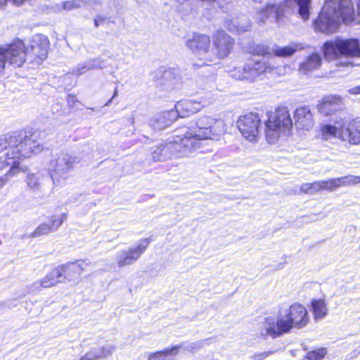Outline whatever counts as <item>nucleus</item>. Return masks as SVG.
<instances>
[{
    "mask_svg": "<svg viewBox=\"0 0 360 360\" xmlns=\"http://www.w3.org/2000/svg\"><path fill=\"white\" fill-rule=\"evenodd\" d=\"M309 317L307 309L299 303H294L287 309H279L276 317H266L260 327V335L276 338L291 331L307 326Z\"/></svg>",
    "mask_w": 360,
    "mask_h": 360,
    "instance_id": "obj_1",
    "label": "nucleus"
},
{
    "mask_svg": "<svg viewBox=\"0 0 360 360\" xmlns=\"http://www.w3.org/2000/svg\"><path fill=\"white\" fill-rule=\"evenodd\" d=\"M37 138L36 133L24 136L20 134L4 136L0 140V146L6 148L7 151L0 156V170L8 165H17L20 157H30L32 154L40 153L44 148Z\"/></svg>",
    "mask_w": 360,
    "mask_h": 360,
    "instance_id": "obj_2",
    "label": "nucleus"
},
{
    "mask_svg": "<svg viewBox=\"0 0 360 360\" xmlns=\"http://www.w3.org/2000/svg\"><path fill=\"white\" fill-rule=\"evenodd\" d=\"M224 129V121L221 119L203 116L198 118L195 127H189L184 134V153L200 148V141L217 139Z\"/></svg>",
    "mask_w": 360,
    "mask_h": 360,
    "instance_id": "obj_3",
    "label": "nucleus"
},
{
    "mask_svg": "<svg viewBox=\"0 0 360 360\" xmlns=\"http://www.w3.org/2000/svg\"><path fill=\"white\" fill-rule=\"evenodd\" d=\"M251 51L254 56L243 67L234 68L229 72L230 76L237 80L254 82L257 77L266 72H270L274 67L270 65L264 58L271 54L269 49L264 44H255Z\"/></svg>",
    "mask_w": 360,
    "mask_h": 360,
    "instance_id": "obj_4",
    "label": "nucleus"
},
{
    "mask_svg": "<svg viewBox=\"0 0 360 360\" xmlns=\"http://www.w3.org/2000/svg\"><path fill=\"white\" fill-rule=\"evenodd\" d=\"M324 56L326 59L332 60L342 56L347 58L345 65H354L352 58H360L359 41L356 39H342L337 38L335 40L326 41L323 46Z\"/></svg>",
    "mask_w": 360,
    "mask_h": 360,
    "instance_id": "obj_5",
    "label": "nucleus"
},
{
    "mask_svg": "<svg viewBox=\"0 0 360 360\" xmlns=\"http://www.w3.org/2000/svg\"><path fill=\"white\" fill-rule=\"evenodd\" d=\"M79 162L78 157L68 153L60 152L53 155L48 164V170L53 184H60L68 179L75 166Z\"/></svg>",
    "mask_w": 360,
    "mask_h": 360,
    "instance_id": "obj_6",
    "label": "nucleus"
},
{
    "mask_svg": "<svg viewBox=\"0 0 360 360\" xmlns=\"http://www.w3.org/2000/svg\"><path fill=\"white\" fill-rule=\"evenodd\" d=\"M265 122V135L269 143H274L281 132H289L292 127L288 110L286 107H280L276 112L267 114Z\"/></svg>",
    "mask_w": 360,
    "mask_h": 360,
    "instance_id": "obj_7",
    "label": "nucleus"
},
{
    "mask_svg": "<svg viewBox=\"0 0 360 360\" xmlns=\"http://www.w3.org/2000/svg\"><path fill=\"white\" fill-rule=\"evenodd\" d=\"M186 45L199 61L195 65L202 67L214 61L215 54L212 51L211 39L208 35L194 33L186 40Z\"/></svg>",
    "mask_w": 360,
    "mask_h": 360,
    "instance_id": "obj_8",
    "label": "nucleus"
},
{
    "mask_svg": "<svg viewBox=\"0 0 360 360\" xmlns=\"http://www.w3.org/2000/svg\"><path fill=\"white\" fill-rule=\"evenodd\" d=\"M184 137L176 136V139H169L164 143H161L152 153L153 159L155 161H165L168 159L187 156L193 152L189 150L184 153Z\"/></svg>",
    "mask_w": 360,
    "mask_h": 360,
    "instance_id": "obj_9",
    "label": "nucleus"
},
{
    "mask_svg": "<svg viewBox=\"0 0 360 360\" xmlns=\"http://www.w3.org/2000/svg\"><path fill=\"white\" fill-rule=\"evenodd\" d=\"M24 63L25 53L22 40L18 39L6 48L0 47V73L3 72L7 64L19 68Z\"/></svg>",
    "mask_w": 360,
    "mask_h": 360,
    "instance_id": "obj_10",
    "label": "nucleus"
},
{
    "mask_svg": "<svg viewBox=\"0 0 360 360\" xmlns=\"http://www.w3.org/2000/svg\"><path fill=\"white\" fill-rule=\"evenodd\" d=\"M342 15L332 8H326L324 5L319 17L314 20V26L316 31L323 33H333L338 30Z\"/></svg>",
    "mask_w": 360,
    "mask_h": 360,
    "instance_id": "obj_11",
    "label": "nucleus"
},
{
    "mask_svg": "<svg viewBox=\"0 0 360 360\" xmlns=\"http://www.w3.org/2000/svg\"><path fill=\"white\" fill-rule=\"evenodd\" d=\"M49 45L48 38L42 34L36 35L29 48H26L23 44L25 62L27 59L31 63H40L47 57Z\"/></svg>",
    "mask_w": 360,
    "mask_h": 360,
    "instance_id": "obj_12",
    "label": "nucleus"
},
{
    "mask_svg": "<svg viewBox=\"0 0 360 360\" xmlns=\"http://www.w3.org/2000/svg\"><path fill=\"white\" fill-rule=\"evenodd\" d=\"M260 121L257 114L249 113L240 117L237 127L246 139L252 141L260 133Z\"/></svg>",
    "mask_w": 360,
    "mask_h": 360,
    "instance_id": "obj_13",
    "label": "nucleus"
},
{
    "mask_svg": "<svg viewBox=\"0 0 360 360\" xmlns=\"http://www.w3.org/2000/svg\"><path fill=\"white\" fill-rule=\"evenodd\" d=\"M150 240V238L141 239L136 247L118 252L115 257L118 266L124 267L137 261L147 249Z\"/></svg>",
    "mask_w": 360,
    "mask_h": 360,
    "instance_id": "obj_14",
    "label": "nucleus"
},
{
    "mask_svg": "<svg viewBox=\"0 0 360 360\" xmlns=\"http://www.w3.org/2000/svg\"><path fill=\"white\" fill-rule=\"evenodd\" d=\"M234 40L224 31H217L212 36V51L215 54L214 61L226 57L233 49Z\"/></svg>",
    "mask_w": 360,
    "mask_h": 360,
    "instance_id": "obj_15",
    "label": "nucleus"
},
{
    "mask_svg": "<svg viewBox=\"0 0 360 360\" xmlns=\"http://www.w3.org/2000/svg\"><path fill=\"white\" fill-rule=\"evenodd\" d=\"M324 5L342 15V22L347 24L354 20V10L352 0H326Z\"/></svg>",
    "mask_w": 360,
    "mask_h": 360,
    "instance_id": "obj_16",
    "label": "nucleus"
},
{
    "mask_svg": "<svg viewBox=\"0 0 360 360\" xmlns=\"http://www.w3.org/2000/svg\"><path fill=\"white\" fill-rule=\"evenodd\" d=\"M338 139L351 144L360 143V122L356 119L350 121L344 120Z\"/></svg>",
    "mask_w": 360,
    "mask_h": 360,
    "instance_id": "obj_17",
    "label": "nucleus"
},
{
    "mask_svg": "<svg viewBox=\"0 0 360 360\" xmlns=\"http://www.w3.org/2000/svg\"><path fill=\"white\" fill-rule=\"evenodd\" d=\"M58 266L52 269L40 281L33 283L29 290L31 292L39 291L41 288H47L56 285L58 283H63V275Z\"/></svg>",
    "mask_w": 360,
    "mask_h": 360,
    "instance_id": "obj_18",
    "label": "nucleus"
},
{
    "mask_svg": "<svg viewBox=\"0 0 360 360\" xmlns=\"http://www.w3.org/2000/svg\"><path fill=\"white\" fill-rule=\"evenodd\" d=\"M292 12L288 8L285 6V2L281 5L271 4L267 5L264 9H262L257 15V20L264 23L266 20L269 18H273L277 22H279L281 18L285 14H289Z\"/></svg>",
    "mask_w": 360,
    "mask_h": 360,
    "instance_id": "obj_19",
    "label": "nucleus"
},
{
    "mask_svg": "<svg viewBox=\"0 0 360 360\" xmlns=\"http://www.w3.org/2000/svg\"><path fill=\"white\" fill-rule=\"evenodd\" d=\"M297 128L309 130L314 125L313 115L309 107L298 108L294 115Z\"/></svg>",
    "mask_w": 360,
    "mask_h": 360,
    "instance_id": "obj_20",
    "label": "nucleus"
},
{
    "mask_svg": "<svg viewBox=\"0 0 360 360\" xmlns=\"http://www.w3.org/2000/svg\"><path fill=\"white\" fill-rule=\"evenodd\" d=\"M177 119V112L171 110L156 115L150 122V126L155 130H162Z\"/></svg>",
    "mask_w": 360,
    "mask_h": 360,
    "instance_id": "obj_21",
    "label": "nucleus"
},
{
    "mask_svg": "<svg viewBox=\"0 0 360 360\" xmlns=\"http://www.w3.org/2000/svg\"><path fill=\"white\" fill-rule=\"evenodd\" d=\"M84 264L85 262L81 263L68 262L62 265H59L58 269H60L63 275L62 280L63 283L66 281H73L77 276H79L84 271Z\"/></svg>",
    "mask_w": 360,
    "mask_h": 360,
    "instance_id": "obj_22",
    "label": "nucleus"
},
{
    "mask_svg": "<svg viewBox=\"0 0 360 360\" xmlns=\"http://www.w3.org/2000/svg\"><path fill=\"white\" fill-rule=\"evenodd\" d=\"M285 6L292 10V13H297L304 20L309 18L311 0H285Z\"/></svg>",
    "mask_w": 360,
    "mask_h": 360,
    "instance_id": "obj_23",
    "label": "nucleus"
},
{
    "mask_svg": "<svg viewBox=\"0 0 360 360\" xmlns=\"http://www.w3.org/2000/svg\"><path fill=\"white\" fill-rule=\"evenodd\" d=\"M200 110V105L196 100H184L175 105L173 111L177 112V117H186Z\"/></svg>",
    "mask_w": 360,
    "mask_h": 360,
    "instance_id": "obj_24",
    "label": "nucleus"
},
{
    "mask_svg": "<svg viewBox=\"0 0 360 360\" xmlns=\"http://www.w3.org/2000/svg\"><path fill=\"white\" fill-rule=\"evenodd\" d=\"M342 98L335 96H330L323 99L318 105L319 111L325 115H329L335 112L340 108Z\"/></svg>",
    "mask_w": 360,
    "mask_h": 360,
    "instance_id": "obj_25",
    "label": "nucleus"
},
{
    "mask_svg": "<svg viewBox=\"0 0 360 360\" xmlns=\"http://www.w3.org/2000/svg\"><path fill=\"white\" fill-rule=\"evenodd\" d=\"M344 124V119L340 118L335 120V125L323 124L321 127V132L323 139L328 140L332 138H338L340 130L342 129V124Z\"/></svg>",
    "mask_w": 360,
    "mask_h": 360,
    "instance_id": "obj_26",
    "label": "nucleus"
},
{
    "mask_svg": "<svg viewBox=\"0 0 360 360\" xmlns=\"http://www.w3.org/2000/svg\"><path fill=\"white\" fill-rule=\"evenodd\" d=\"M321 58L319 54L314 53L309 56L300 65L299 70L303 74L313 71L320 67Z\"/></svg>",
    "mask_w": 360,
    "mask_h": 360,
    "instance_id": "obj_27",
    "label": "nucleus"
},
{
    "mask_svg": "<svg viewBox=\"0 0 360 360\" xmlns=\"http://www.w3.org/2000/svg\"><path fill=\"white\" fill-rule=\"evenodd\" d=\"M96 68H103V60L100 58H94L78 65L77 68L72 70V74L81 75L87 71Z\"/></svg>",
    "mask_w": 360,
    "mask_h": 360,
    "instance_id": "obj_28",
    "label": "nucleus"
},
{
    "mask_svg": "<svg viewBox=\"0 0 360 360\" xmlns=\"http://www.w3.org/2000/svg\"><path fill=\"white\" fill-rule=\"evenodd\" d=\"M183 345H175L171 348H165L161 351L150 353L148 360H165L169 356H175L179 354L180 348Z\"/></svg>",
    "mask_w": 360,
    "mask_h": 360,
    "instance_id": "obj_29",
    "label": "nucleus"
},
{
    "mask_svg": "<svg viewBox=\"0 0 360 360\" xmlns=\"http://www.w3.org/2000/svg\"><path fill=\"white\" fill-rule=\"evenodd\" d=\"M229 29L234 32H246L250 27V22L246 16L242 15L239 18L231 19L227 22Z\"/></svg>",
    "mask_w": 360,
    "mask_h": 360,
    "instance_id": "obj_30",
    "label": "nucleus"
},
{
    "mask_svg": "<svg viewBox=\"0 0 360 360\" xmlns=\"http://www.w3.org/2000/svg\"><path fill=\"white\" fill-rule=\"evenodd\" d=\"M315 319H323L328 314V308L323 300H315L311 302Z\"/></svg>",
    "mask_w": 360,
    "mask_h": 360,
    "instance_id": "obj_31",
    "label": "nucleus"
},
{
    "mask_svg": "<svg viewBox=\"0 0 360 360\" xmlns=\"http://www.w3.org/2000/svg\"><path fill=\"white\" fill-rule=\"evenodd\" d=\"M42 177V174L40 172H29L27 174L25 181L29 189L32 191H39L41 188L40 180Z\"/></svg>",
    "mask_w": 360,
    "mask_h": 360,
    "instance_id": "obj_32",
    "label": "nucleus"
},
{
    "mask_svg": "<svg viewBox=\"0 0 360 360\" xmlns=\"http://www.w3.org/2000/svg\"><path fill=\"white\" fill-rule=\"evenodd\" d=\"M210 344V339H204L194 342H182L179 345H183L181 349H184L190 353H195L201 349L205 345Z\"/></svg>",
    "mask_w": 360,
    "mask_h": 360,
    "instance_id": "obj_33",
    "label": "nucleus"
},
{
    "mask_svg": "<svg viewBox=\"0 0 360 360\" xmlns=\"http://www.w3.org/2000/svg\"><path fill=\"white\" fill-rule=\"evenodd\" d=\"M299 49H300V45L291 44L288 46L277 47L273 52L278 57H288L293 55Z\"/></svg>",
    "mask_w": 360,
    "mask_h": 360,
    "instance_id": "obj_34",
    "label": "nucleus"
},
{
    "mask_svg": "<svg viewBox=\"0 0 360 360\" xmlns=\"http://www.w3.org/2000/svg\"><path fill=\"white\" fill-rule=\"evenodd\" d=\"M300 190L304 193L314 195L319 191H321L320 181L313 183L303 184L301 186Z\"/></svg>",
    "mask_w": 360,
    "mask_h": 360,
    "instance_id": "obj_35",
    "label": "nucleus"
},
{
    "mask_svg": "<svg viewBox=\"0 0 360 360\" xmlns=\"http://www.w3.org/2000/svg\"><path fill=\"white\" fill-rule=\"evenodd\" d=\"M340 186H348L360 183V176L348 175L338 178Z\"/></svg>",
    "mask_w": 360,
    "mask_h": 360,
    "instance_id": "obj_36",
    "label": "nucleus"
},
{
    "mask_svg": "<svg viewBox=\"0 0 360 360\" xmlns=\"http://www.w3.org/2000/svg\"><path fill=\"white\" fill-rule=\"evenodd\" d=\"M20 171L16 165H11L9 171L4 175L0 176V189H1L9 181V178L17 174Z\"/></svg>",
    "mask_w": 360,
    "mask_h": 360,
    "instance_id": "obj_37",
    "label": "nucleus"
},
{
    "mask_svg": "<svg viewBox=\"0 0 360 360\" xmlns=\"http://www.w3.org/2000/svg\"><path fill=\"white\" fill-rule=\"evenodd\" d=\"M66 219H67V214L65 213L61 214V215L59 217L54 216V215L51 216L50 217V222H51L50 226H51V231H56L62 225L63 221H65Z\"/></svg>",
    "mask_w": 360,
    "mask_h": 360,
    "instance_id": "obj_38",
    "label": "nucleus"
},
{
    "mask_svg": "<svg viewBox=\"0 0 360 360\" xmlns=\"http://www.w3.org/2000/svg\"><path fill=\"white\" fill-rule=\"evenodd\" d=\"M339 181L338 178L330 179L326 181H320L321 190L333 191L340 187Z\"/></svg>",
    "mask_w": 360,
    "mask_h": 360,
    "instance_id": "obj_39",
    "label": "nucleus"
},
{
    "mask_svg": "<svg viewBox=\"0 0 360 360\" xmlns=\"http://www.w3.org/2000/svg\"><path fill=\"white\" fill-rule=\"evenodd\" d=\"M214 100L215 98L212 94L207 93L196 101L200 105V109L201 110L202 108H205L212 104L214 101Z\"/></svg>",
    "mask_w": 360,
    "mask_h": 360,
    "instance_id": "obj_40",
    "label": "nucleus"
},
{
    "mask_svg": "<svg viewBox=\"0 0 360 360\" xmlns=\"http://www.w3.org/2000/svg\"><path fill=\"white\" fill-rule=\"evenodd\" d=\"M50 232H52L50 224L44 223L40 224L36 229V230L31 234V237L37 238L41 236L48 234Z\"/></svg>",
    "mask_w": 360,
    "mask_h": 360,
    "instance_id": "obj_41",
    "label": "nucleus"
},
{
    "mask_svg": "<svg viewBox=\"0 0 360 360\" xmlns=\"http://www.w3.org/2000/svg\"><path fill=\"white\" fill-rule=\"evenodd\" d=\"M326 354L324 349L309 352L304 360H321Z\"/></svg>",
    "mask_w": 360,
    "mask_h": 360,
    "instance_id": "obj_42",
    "label": "nucleus"
},
{
    "mask_svg": "<svg viewBox=\"0 0 360 360\" xmlns=\"http://www.w3.org/2000/svg\"><path fill=\"white\" fill-rule=\"evenodd\" d=\"M163 80L166 81L165 84L167 89H172L176 84V78L170 71L165 72L162 76Z\"/></svg>",
    "mask_w": 360,
    "mask_h": 360,
    "instance_id": "obj_43",
    "label": "nucleus"
},
{
    "mask_svg": "<svg viewBox=\"0 0 360 360\" xmlns=\"http://www.w3.org/2000/svg\"><path fill=\"white\" fill-rule=\"evenodd\" d=\"M103 353V358H106L110 356L114 350L115 349V346L111 344L104 345L101 347Z\"/></svg>",
    "mask_w": 360,
    "mask_h": 360,
    "instance_id": "obj_44",
    "label": "nucleus"
},
{
    "mask_svg": "<svg viewBox=\"0 0 360 360\" xmlns=\"http://www.w3.org/2000/svg\"><path fill=\"white\" fill-rule=\"evenodd\" d=\"M274 353V351H272V350L256 353L254 355V358L256 360H263L265 358H266L267 356H269V355L273 354Z\"/></svg>",
    "mask_w": 360,
    "mask_h": 360,
    "instance_id": "obj_45",
    "label": "nucleus"
},
{
    "mask_svg": "<svg viewBox=\"0 0 360 360\" xmlns=\"http://www.w3.org/2000/svg\"><path fill=\"white\" fill-rule=\"evenodd\" d=\"M79 360H97L93 349L86 352L84 356L80 358Z\"/></svg>",
    "mask_w": 360,
    "mask_h": 360,
    "instance_id": "obj_46",
    "label": "nucleus"
},
{
    "mask_svg": "<svg viewBox=\"0 0 360 360\" xmlns=\"http://www.w3.org/2000/svg\"><path fill=\"white\" fill-rule=\"evenodd\" d=\"M105 20H106V17L101 15H96V18H94L95 27H98L101 24L104 23L105 22Z\"/></svg>",
    "mask_w": 360,
    "mask_h": 360,
    "instance_id": "obj_47",
    "label": "nucleus"
},
{
    "mask_svg": "<svg viewBox=\"0 0 360 360\" xmlns=\"http://www.w3.org/2000/svg\"><path fill=\"white\" fill-rule=\"evenodd\" d=\"M63 7L65 10H70L75 7V1H64L63 3Z\"/></svg>",
    "mask_w": 360,
    "mask_h": 360,
    "instance_id": "obj_48",
    "label": "nucleus"
},
{
    "mask_svg": "<svg viewBox=\"0 0 360 360\" xmlns=\"http://www.w3.org/2000/svg\"><path fill=\"white\" fill-rule=\"evenodd\" d=\"M92 349H93V351H94V352L95 354V356H96L97 359H103V358L102 350H101V347H99V348H93Z\"/></svg>",
    "mask_w": 360,
    "mask_h": 360,
    "instance_id": "obj_49",
    "label": "nucleus"
},
{
    "mask_svg": "<svg viewBox=\"0 0 360 360\" xmlns=\"http://www.w3.org/2000/svg\"><path fill=\"white\" fill-rule=\"evenodd\" d=\"M350 94H360V85L354 86L349 90Z\"/></svg>",
    "mask_w": 360,
    "mask_h": 360,
    "instance_id": "obj_50",
    "label": "nucleus"
},
{
    "mask_svg": "<svg viewBox=\"0 0 360 360\" xmlns=\"http://www.w3.org/2000/svg\"><path fill=\"white\" fill-rule=\"evenodd\" d=\"M8 2V0H0V8L4 7L6 3Z\"/></svg>",
    "mask_w": 360,
    "mask_h": 360,
    "instance_id": "obj_51",
    "label": "nucleus"
},
{
    "mask_svg": "<svg viewBox=\"0 0 360 360\" xmlns=\"http://www.w3.org/2000/svg\"><path fill=\"white\" fill-rule=\"evenodd\" d=\"M74 100H75V96H71V95L68 96V102L73 101Z\"/></svg>",
    "mask_w": 360,
    "mask_h": 360,
    "instance_id": "obj_52",
    "label": "nucleus"
},
{
    "mask_svg": "<svg viewBox=\"0 0 360 360\" xmlns=\"http://www.w3.org/2000/svg\"><path fill=\"white\" fill-rule=\"evenodd\" d=\"M118 95V91H117V89L116 88L114 91V93H113V95H112V98H115L116 96H117Z\"/></svg>",
    "mask_w": 360,
    "mask_h": 360,
    "instance_id": "obj_53",
    "label": "nucleus"
},
{
    "mask_svg": "<svg viewBox=\"0 0 360 360\" xmlns=\"http://www.w3.org/2000/svg\"><path fill=\"white\" fill-rule=\"evenodd\" d=\"M112 100H113V98H112V97L110 100H108V101L105 104V106L109 105H110V103H112Z\"/></svg>",
    "mask_w": 360,
    "mask_h": 360,
    "instance_id": "obj_54",
    "label": "nucleus"
},
{
    "mask_svg": "<svg viewBox=\"0 0 360 360\" xmlns=\"http://www.w3.org/2000/svg\"><path fill=\"white\" fill-rule=\"evenodd\" d=\"M357 12H358L359 15H360V0H359V4H358V11Z\"/></svg>",
    "mask_w": 360,
    "mask_h": 360,
    "instance_id": "obj_55",
    "label": "nucleus"
},
{
    "mask_svg": "<svg viewBox=\"0 0 360 360\" xmlns=\"http://www.w3.org/2000/svg\"><path fill=\"white\" fill-rule=\"evenodd\" d=\"M129 121L133 124L134 123V118L133 117H130Z\"/></svg>",
    "mask_w": 360,
    "mask_h": 360,
    "instance_id": "obj_56",
    "label": "nucleus"
},
{
    "mask_svg": "<svg viewBox=\"0 0 360 360\" xmlns=\"http://www.w3.org/2000/svg\"><path fill=\"white\" fill-rule=\"evenodd\" d=\"M3 308H4V306H3V305H0V309H3Z\"/></svg>",
    "mask_w": 360,
    "mask_h": 360,
    "instance_id": "obj_57",
    "label": "nucleus"
}]
</instances>
